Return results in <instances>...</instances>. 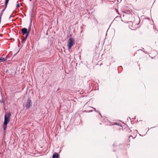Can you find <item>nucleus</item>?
<instances>
[{
  "label": "nucleus",
  "mask_w": 158,
  "mask_h": 158,
  "mask_svg": "<svg viewBox=\"0 0 158 158\" xmlns=\"http://www.w3.org/2000/svg\"><path fill=\"white\" fill-rule=\"evenodd\" d=\"M122 12L124 13L123 15V17L128 20L127 21L129 22V27L132 30H135L137 27V25L139 23H136L134 20V17L132 14H131L130 10H123Z\"/></svg>",
  "instance_id": "obj_1"
},
{
  "label": "nucleus",
  "mask_w": 158,
  "mask_h": 158,
  "mask_svg": "<svg viewBox=\"0 0 158 158\" xmlns=\"http://www.w3.org/2000/svg\"><path fill=\"white\" fill-rule=\"evenodd\" d=\"M11 116V114L10 112L5 114V115L3 125V127L4 130L6 129L7 124L10 121V118Z\"/></svg>",
  "instance_id": "obj_2"
},
{
  "label": "nucleus",
  "mask_w": 158,
  "mask_h": 158,
  "mask_svg": "<svg viewBox=\"0 0 158 158\" xmlns=\"http://www.w3.org/2000/svg\"><path fill=\"white\" fill-rule=\"evenodd\" d=\"M21 31L23 35H25V37L23 38L22 41V42H25L28 36L29 35V31H27V29L26 28H23L22 29Z\"/></svg>",
  "instance_id": "obj_3"
},
{
  "label": "nucleus",
  "mask_w": 158,
  "mask_h": 158,
  "mask_svg": "<svg viewBox=\"0 0 158 158\" xmlns=\"http://www.w3.org/2000/svg\"><path fill=\"white\" fill-rule=\"evenodd\" d=\"M75 44V40L73 38H70L68 41V49H70Z\"/></svg>",
  "instance_id": "obj_4"
},
{
  "label": "nucleus",
  "mask_w": 158,
  "mask_h": 158,
  "mask_svg": "<svg viewBox=\"0 0 158 158\" xmlns=\"http://www.w3.org/2000/svg\"><path fill=\"white\" fill-rule=\"evenodd\" d=\"M32 104V102L30 98H29L27 100L26 104V107L27 109H29L31 106Z\"/></svg>",
  "instance_id": "obj_5"
},
{
  "label": "nucleus",
  "mask_w": 158,
  "mask_h": 158,
  "mask_svg": "<svg viewBox=\"0 0 158 158\" xmlns=\"http://www.w3.org/2000/svg\"><path fill=\"white\" fill-rule=\"evenodd\" d=\"M59 157V155L56 152H55L52 156V158H58Z\"/></svg>",
  "instance_id": "obj_6"
},
{
  "label": "nucleus",
  "mask_w": 158,
  "mask_h": 158,
  "mask_svg": "<svg viewBox=\"0 0 158 158\" xmlns=\"http://www.w3.org/2000/svg\"><path fill=\"white\" fill-rule=\"evenodd\" d=\"M7 58L6 57L5 58L3 57H2L1 58L0 57V62H2L3 61H6L7 60Z\"/></svg>",
  "instance_id": "obj_7"
},
{
  "label": "nucleus",
  "mask_w": 158,
  "mask_h": 158,
  "mask_svg": "<svg viewBox=\"0 0 158 158\" xmlns=\"http://www.w3.org/2000/svg\"><path fill=\"white\" fill-rule=\"evenodd\" d=\"M9 1V0H6L5 2V5H6V7H7L8 3Z\"/></svg>",
  "instance_id": "obj_8"
},
{
  "label": "nucleus",
  "mask_w": 158,
  "mask_h": 158,
  "mask_svg": "<svg viewBox=\"0 0 158 158\" xmlns=\"http://www.w3.org/2000/svg\"><path fill=\"white\" fill-rule=\"evenodd\" d=\"M31 25L29 27L28 30H27V31H29V33L31 29Z\"/></svg>",
  "instance_id": "obj_9"
},
{
  "label": "nucleus",
  "mask_w": 158,
  "mask_h": 158,
  "mask_svg": "<svg viewBox=\"0 0 158 158\" xmlns=\"http://www.w3.org/2000/svg\"><path fill=\"white\" fill-rule=\"evenodd\" d=\"M16 7L17 8H19L20 7V5H19V3H18L16 5Z\"/></svg>",
  "instance_id": "obj_10"
},
{
  "label": "nucleus",
  "mask_w": 158,
  "mask_h": 158,
  "mask_svg": "<svg viewBox=\"0 0 158 158\" xmlns=\"http://www.w3.org/2000/svg\"><path fill=\"white\" fill-rule=\"evenodd\" d=\"M3 102V101L2 99V100H0V103H2Z\"/></svg>",
  "instance_id": "obj_11"
},
{
  "label": "nucleus",
  "mask_w": 158,
  "mask_h": 158,
  "mask_svg": "<svg viewBox=\"0 0 158 158\" xmlns=\"http://www.w3.org/2000/svg\"><path fill=\"white\" fill-rule=\"evenodd\" d=\"M7 7H6V5H5V7L3 9V10H4V11L6 9V8Z\"/></svg>",
  "instance_id": "obj_12"
},
{
  "label": "nucleus",
  "mask_w": 158,
  "mask_h": 158,
  "mask_svg": "<svg viewBox=\"0 0 158 158\" xmlns=\"http://www.w3.org/2000/svg\"><path fill=\"white\" fill-rule=\"evenodd\" d=\"M118 123H115L113 125H117Z\"/></svg>",
  "instance_id": "obj_13"
},
{
  "label": "nucleus",
  "mask_w": 158,
  "mask_h": 158,
  "mask_svg": "<svg viewBox=\"0 0 158 158\" xmlns=\"http://www.w3.org/2000/svg\"><path fill=\"white\" fill-rule=\"evenodd\" d=\"M93 108L94 109V110H95L96 112H98L97 111H96V109H95V108Z\"/></svg>",
  "instance_id": "obj_14"
},
{
  "label": "nucleus",
  "mask_w": 158,
  "mask_h": 158,
  "mask_svg": "<svg viewBox=\"0 0 158 158\" xmlns=\"http://www.w3.org/2000/svg\"><path fill=\"white\" fill-rule=\"evenodd\" d=\"M99 114L101 116V117H102V115H101V114L100 113H99Z\"/></svg>",
  "instance_id": "obj_15"
},
{
  "label": "nucleus",
  "mask_w": 158,
  "mask_h": 158,
  "mask_svg": "<svg viewBox=\"0 0 158 158\" xmlns=\"http://www.w3.org/2000/svg\"><path fill=\"white\" fill-rule=\"evenodd\" d=\"M131 137H133L132 136V135H130L129 137V138H130Z\"/></svg>",
  "instance_id": "obj_16"
},
{
  "label": "nucleus",
  "mask_w": 158,
  "mask_h": 158,
  "mask_svg": "<svg viewBox=\"0 0 158 158\" xmlns=\"http://www.w3.org/2000/svg\"><path fill=\"white\" fill-rule=\"evenodd\" d=\"M11 17V16H10V17L9 18V19H10V18Z\"/></svg>",
  "instance_id": "obj_17"
},
{
  "label": "nucleus",
  "mask_w": 158,
  "mask_h": 158,
  "mask_svg": "<svg viewBox=\"0 0 158 158\" xmlns=\"http://www.w3.org/2000/svg\"><path fill=\"white\" fill-rule=\"evenodd\" d=\"M18 52L16 53V54L15 55H16V54H17V53Z\"/></svg>",
  "instance_id": "obj_18"
}]
</instances>
